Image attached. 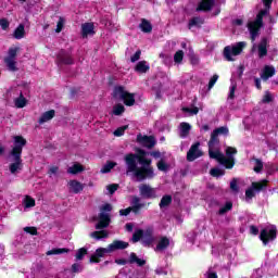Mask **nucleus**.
<instances>
[{
    "label": "nucleus",
    "mask_w": 278,
    "mask_h": 278,
    "mask_svg": "<svg viewBox=\"0 0 278 278\" xmlns=\"http://www.w3.org/2000/svg\"><path fill=\"white\" fill-rule=\"evenodd\" d=\"M14 147L12 148L10 155L13 157V163L10 164L9 169L11 175H16L18 170H23V147L27 146V139L23 136H14Z\"/></svg>",
    "instance_id": "f257e3e1"
},
{
    "label": "nucleus",
    "mask_w": 278,
    "mask_h": 278,
    "mask_svg": "<svg viewBox=\"0 0 278 278\" xmlns=\"http://www.w3.org/2000/svg\"><path fill=\"white\" fill-rule=\"evenodd\" d=\"M126 166V175H134L137 181H147V179H153L155 177V169L150 167H144L141 165L138 167V163L128 164Z\"/></svg>",
    "instance_id": "f03ea898"
},
{
    "label": "nucleus",
    "mask_w": 278,
    "mask_h": 278,
    "mask_svg": "<svg viewBox=\"0 0 278 278\" xmlns=\"http://www.w3.org/2000/svg\"><path fill=\"white\" fill-rule=\"evenodd\" d=\"M112 97L113 99H121L127 108L136 105V93L125 90L123 86H115Z\"/></svg>",
    "instance_id": "7ed1b4c3"
},
{
    "label": "nucleus",
    "mask_w": 278,
    "mask_h": 278,
    "mask_svg": "<svg viewBox=\"0 0 278 278\" xmlns=\"http://www.w3.org/2000/svg\"><path fill=\"white\" fill-rule=\"evenodd\" d=\"M112 204L105 203L100 206V213L98 215L99 222L96 224V229H108L110 227V223H112V217L110 216V212H112Z\"/></svg>",
    "instance_id": "20e7f679"
},
{
    "label": "nucleus",
    "mask_w": 278,
    "mask_h": 278,
    "mask_svg": "<svg viewBox=\"0 0 278 278\" xmlns=\"http://www.w3.org/2000/svg\"><path fill=\"white\" fill-rule=\"evenodd\" d=\"M244 47H247L245 41H239L232 47L226 46L224 48V52H223L225 60H227V62H233L235 59L231 55H240V53H242V51H244Z\"/></svg>",
    "instance_id": "39448f33"
},
{
    "label": "nucleus",
    "mask_w": 278,
    "mask_h": 278,
    "mask_svg": "<svg viewBox=\"0 0 278 278\" xmlns=\"http://www.w3.org/2000/svg\"><path fill=\"white\" fill-rule=\"evenodd\" d=\"M55 64L58 66H73L75 64V58L71 51L61 49L56 53Z\"/></svg>",
    "instance_id": "423d86ee"
},
{
    "label": "nucleus",
    "mask_w": 278,
    "mask_h": 278,
    "mask_svg": "<svg viewBox=\"0 0 278 278\" xmlns=\"http://www.w3.org/2000/svg\"><path fill=\"white\" fill-rule=\"evenodd\" d=\"M147 155H148V152L146 150L137 148L136 153L130 152L124 155V163L125 165L132 164L136 166V164H139L140 160H144Z\"/></svg>",
    "instance_id": "0eeeda50"
},
{
    "label": "nucleus",
    "mask_w": 278,
    "mask_h": 278,
    "mask_svg": "<svg viewBox=\"0 0 278 278\" xmlns=\"http://www.w3.org/2000/svg\"><path fill=\"white\" fill-rule=\"evenodd\" d=\"M267 186H268V180L252 182L251 187H249L245 190V200L251 201V199H254L255 192H262V190L266 189Z\"/></svg>",
    "instance_id": "6e6552de"
},
{
    "label": "nucleus",
    "mask_w": 278,
    "mask_h": 278,
    "mask_svg": "<svg viewBox=\"0 0 278 278\" xmlns=\"http://www.w3.org/2000/svg\"><path fill=\"white\" fill-rule=\"evenodd\" d=\"M115 264H118V266H125L127 264H137V266L142 267L147 264V261L139 258L136 252H131L128 261L125 258H116Z\"/></svg>",
    "instance_id": "1a4fd4ad"
},
{
    "label": "nucleus",
    "mask_w": 278,
    "mask_h": 278,
    "mask_svg": "<svg viewBox=\"0 0 278 278\" xmlns=\"http://www.w3.org/2000/svg\"><path fill=\"white\" fill-rule=\"evenodd\" d=\"M260 240L263 242L264 247L268 244V242H273V240H277V228H271L267 230L266 228L261 230Z\"/></svg>",
    "instance_id": "9d476101"
},
{
    "label": "nucleus",
    "mask_w": 278,
    "mask_h": 278,
    "mask_svg": "<svg viewBox=\"0 0 278 278\" xmlns=\"http://www.w3.org/2000/svg\"><path fill=\"white\" fill-rule=\"evenodd\" d=\"M139 194L142 197V199H157V192L155 191V188L147 184L139 186Z\"/></svg>",
    "instance_id": "9b49d317"
},
{
    "label": "nucleus",
    "mask_w": 278,
    "mask_h": 278,
    "mask_svg": "<svg viewBox=\"0 0 278 278\" xmlns=\"http://www.w3.org/2000/svg\"><path fill=\"white\" fill-rule=\"evenodd\" d=\"M137 142L141 147H144L146 149H153L155 144H157V141L155 140L154 136H142V134L137 135Z\"/></svg>",
    "instance_id": "f8f14e48"
},
{
    "label": "nucleus",
    "mask_w": 278,
    "mask_h": 278,
    "mask_svg": "<svg viewBox=\"0 0 278 278\" xmlns=\"http://www.w3.org/2000/svg\"><path fill=\"white\" fill-rule=\"evenodd\" d=\"M125 249H129V242L115 239L111 244H109L104 250L106 253H114V251H125Z\"/></svg>",
    "instance_id": "ddd939ff"
},
{
    "label": "nucleus",
    "mask_w": 278,
    "mask_h": 278,
    "mask_svg": "<svg viewBox=\"0 0 278 278\" xmlns=\"http://www.w3.org/2000/svg\"><path fill=\"white\" fill-rule=\"evenodd\" d=\"M199 147H201V143L195 142L193 143L189 151L187 152V162H194V160H198V157H201L203 153L199 150Z\"/></svg>",
    "instance_id": "4468645a"
},
{
    "label": "nucleus",
    "mask_w": 278,
    "mask_h": 278,
    "mask_svg": "<svg viewBox=\"0 0 278 278\" xmlns=\"http://www.w3.org/2000/svg\"><path fill=\"white\" fill-rule=\"evenodd\" d=\"M214 5H216V0H202L199 2L195 12H212Z\"/></svg>",
    "instance_id": "2eb2a0df"
},
{
    "label": "nucleus",
    "mask_w": 278,
    "mask_h": 278,
    "mask_svg": "<svg viewBox=\"0 0 278 278\" xmlns=\"http://www.w3.org/2000/svg\"><path fill=\"white\" fill-rule=\"evenodd\" d=\"M155 242V237H153V228H148L143 231L142 244L143 247H151Z\"/></svg>",
    "instance_id": "dca6fc26"
},
{
    "label": "nucleus",
    "mask_w": 278,
    "mask_h": 278,
    "mask_svg": "<svg viewBox=\"0 0 278 278\" xmlns=\"http://www.w3.org/2000/svg\"><path fill=\"white\" fill-rule=\"evenodd\" d=\"M248 29L251 35V41L255 42V39L257 38V36H260V29H262V25L255 24V22H250L248 24Z\"/></svg>",
    "instance_id": "f3484780"
},
{
    "label": "nucleus",
    "mask_w": 278,
    "mask_h": 278,
    "mask_svg": "<svg viewBox=\"0 0 278 278\" xmlns=\"http://www.w3.org/2000/svg\"><path fill=\"white\" fill-rule=\"evenodd\" d=\"M105 253H108L105 248H98L96 253L89 258L90 264H99L101 262V257H105Z\"/></svg>",
    "instance_id": "a211bd4d"
},
{
    "label": "nucleus",
    "mask_w": 278,
    "mask_h": 278,
    "mask_svg": "<svg viewBox=\"0 0 278 278\" xmlns=\"http://www.w3.org/2000/svg\"><path fill=\"white\" fill-rule=\"evenodd\" d=\"M268 38L263 37L258 43V58H266L268 55Z\"/></svg>",
    "instance_id": "6ab92c4d"
},
{
    "label": "nucleus",
    "mask_w": 278,
    "mask_h": 278,
    "mask_svg": "<svg viewBox=\"0 0 278 278\" xmlns=\"http://www.w3.org/2000/svg\"><path fill=\"white\" fill-rule=\"evenodd\" d=\"M81 36L83 38H88V36H94V24L89 22L83 24Z\"/></svg>",
    "instance_id": "aec40b11"
},
{
    "label": "nucleus",
    "mask_w": 278,
    "mask_h": 278,
    "mask_svg": "<svg viewBox=\"0 0 278 278\" xmlns=\"http://www.w3.org/2000/svg\"><path fill=\"white\" fill-rule=\"evenodd\" d=\"M275 67L270 66V65H265L263 68V73L261 74V79H263V81H268V79H270V77H275Z\"/></svg>",
    "instance_id": "412c9836"
},
{
    "label": "nucleus",
    "mask_w": 278,
    "mask_h": 278,
    "mask_svg": "<svg viewBox=\"0 0 278 278\" xmlns=\"http://www.w3.org/2000/svg\"><path fill=\"white\" fill-rule=\"evenodd\" d=\"M52 118H55V110H49L41 114L39 117V125H45V123H49V121H52Z\"/></svg>",
    "instance_id": "4be33fe9"
},
{
    "label": "nucleus",
    "mask_w": 278,
    "mask_h": 278,
    "mask_svg": "<svg viewBox=\"0 0 278 278\" xmlns=\"http://www.w3.org/2000/svg\"><path fill=\"white\" fill-rule=\"evenodd\" d=\"M68 186H70L71 192H73L74 194H79V192L84 191V185H81L79 180H71L68 182Z\"/></svg>",
    "instance_id": "5701e85b"
},
{
    "label": "nucleus",
    "mask_w": 278,
    "mask_h": 278,
    "mask_svg": "<svg viewBox=\"0 0 278 278\" xmlns=\"http://www.w3.org/2000/svg\"><path fill=\"white\" fill-rule=\"evenodd\" d=\"M170 247V239L168 237H162L154 251H166Z\"/></svg>",
    "instance_id": "b1692460"
},
{
    "label": "nucleus",
    "mask_w": 278,
    "mask_h": 278,
    "mask_svg": "<svg viewBox=\"0 0 278 278\" xmlns=\"http://www.w3.org/2000/svg\"><path fill=\"white\" fill-rule=\"evenodd\" d=\"M219 164H222V166H225V168H227L228 170H231V168L236 166V159L224 155V157H222V161H219Z\"/></svg>",
    "instance_id": "393cba45"
},
{
    "label": "nucleus",
    "mask_w": 278,
    "mask_h": 278,
    "mask_svg": "<svg viewBox=\"0 0 278 278\" xmlns=\"http://www.w3.org/2000/svg\"><path fill=\"white\" fill-rule=\"evenodd\" d=\"M139 28L143 34H151L153 31V25L147 18H141V23L139 24Z\"/></svg>",
    "instance_id": "a878e982"
},
{
    "label": "nucleus",
    "mask_w": 278,
    "mask_h": 278,
    "mask_svg": "<svg viewBox=\"0 0 278 278\" xmlns=\"http://www.w3.org/2000/svg\"><path fill=\"white\" fill-rule=\"evenodd\" d=\"M150 68L151 66L147 64V61H139L135 66V72L144 74V73H149Z\"/></svg>",
    "instance_id": "bb28decb"
},
{
    "label": "nucleus",
    "mask_w": 278,
    "mask_h": 278,
    "mask_svg": "<svg viewBox=\"0 0 278 278\" xmlns=\"http://www.w3.org/2000/svg\"><path fill=\"white\" fill-rule=\"evenodd\" d=\"M86 167L79 163H75L73 166L68 167L67 173L70 175H79V173H84Z\"/></svg>",
    "instance_id": "cd10ccee"
},
{
    "label": "nucleus",
    "mask_w": 278,
    "mask_h": 278,
    "mask_svg": "<svg viewBox=\"0 0 278 278\" xmlns=\"http://www.w3.org/2000/svg\"><path fill=\"white\" fill-rule=\"evenodd\" d=\"M13 38H15V40H23V38H25V25L20 24L14 33H13Z\"/></svg>",
    "instance_id": "c85d7f7f"
},
{
    "label": "nucleus",
    "mask_w": 278,
    "mask_h": 278,
    "mask_svg": "<svg viewBox=\"0 0 278 278\" xmlns=\"http://www.w3.org/2000/svg\"><path fill=\"white\" fill-rule=\"evenodd\" d=\"M207 144H208V149H216V147L220 144V139H218V135L214 130L211 134V138Z\"/></svg>",
    "instance_id": "c756f323"
},
{
    "label": "nucleus",
    "mask_w": 278,
    "mask_h": 278,
    "mask_svg": "<svg viewBox=\"0 0 278 278\" xmlns=\"http://www.w3.org/2000/svg\"><path fill=\"white\" fill-rule=\"evenodd\" d=\"M215 148H208V155L211 160H217L218 163L220 164L223 157L225 154H223L220 151H214Z\"/></svg>",
    "instance_id": "7c9ffc66"
},
{
    "label": "nucleus",
    "mask_w": 278,
    "mask_h": 278,
    "mask_svg": "<svg viewBox=\"0 0 278 278\" xmlns=\"http://www.w3.org/2000/svg\"><path fill=\"white\" fill-rule=\"evenodd\" d=\"M109 236L108 230H96L90 233V237L94 238V240H103V238H108Z\"/></svg>",
    "instance_id": "2f4dec72"
},
{
    "label": "nucleus",
    "mask_w": 278,
    "mask_h": 278,
    "mask_svg": "<svg viewBox=\"0 0 278 278\" xmlns=\"http://www.w3.org/2000/svg\"><path fill=\"white\" fill-rule=\"evenodd\" d=\"M266 14H268V10L263 9L261 10L257 14H256V18L253 23H255L256 25H261L262 27H264V16H266Z\"/></svg>",
    "instance_id": "473e14b6"
},
{
    "label": "nucleus",
    "mask_w": 278,
    "mask_h": 278,
    "mask_svg": "<svg viewBox=\"0 0 278 278\" xmlns=\"http://www.w3.org/2000/svg\"><path fill=\"white\" fill-rule=\"evenodd\" d=\"M190 129H192V126L188 123H180V138H186L190 134Z\"/></svg>",
    "instance_id": "72a5a7b5"
},
{
    "label": "nucleus",
    "mask_w": 278,
    "mask_h": 278,
    "mask_svg": "<svg viewBox=\"0 0 278 278\" xmlns=\"http://www.w3.org/2000/svg\"><path fill=\"white\" fill-rule=\"evenodd\" d=\"M117 165L116 162L114 161H108L105 165L102 166V168L100 169V173H102L103 175L111 173L112 168H114Z\"/></svg>",
    "instance_id": "f704fd0d"
},
{
    "label": "nucleus",
    "mask_w": 278,
    "mask_h": 278,
    "mask_svg": "<svg viewBox=\"0 0 278 278\" xmlns=\"http://www.w3.org/2000/svg\"><path fill=\"white\" fill-rule=\"evenodd\" d=\"M173 203V195L165 194L162 197L161 202H160V208L163 210V207H168Z\"/></svg>",
    "instance_id": "c9c22d12"
},
{
    "label": "nucleus",
    "mask_w": 278,
    "mask_h": 278,
    "mask_svg": "<svg viewBox=\"0 0 278 278\" xmlns=\"http://www.w3.org/2000/svg\"><path fill=\"white\" fill-rule=\"evenodd\" d=\"M231 210H233V203L231 201H228L222 208L218 210V215L224 216V214H227V212H231Z\"/></svg>",
    "instance_id": "e433bc0d"
},
{
    "label": "nucleus",
    "mask_w": 278,
    "mask_h": 278,
    "mask_svg": "<svg viewBox=\"0 0 278 278\" xmlns=\"http://www.w3.org/2000/svg\"><path fill=\"white\" fill-rule=\"evenodd\" d=\"M71 250L68 248H55L48 251L47 255H62L63 253H70Z\"/></svg>",
    "instance_id": "4c0bfd02"
},
{
    "label": "nucleus",
    "mask_w": 278,
    "mask_h": 278,
    "mask_svg": "<svg viewBox=\"0 0 278 278\" xmlns=\"http://www.w3.org/2000/svg\"><path fill=\"white\" fill-rule=\"evenodd\" d=\"M112 114L114 116H123L125 114V105L118 103L113 106Z\"/></svg>",
    "instance_id": "58836bf2"
},
{
    "label": "nucleus",
    "mask_w": 278,
    "mask_h": 278,
    "mask_svg": "<svg viewBox=\"0 0 278 278\" xmlns=\"http://www.w3.org/2000/svg\"><path fill=\"white\" fill-rule=\"evenodd\" d=\"M201 25H203V20L201 17H192L188 23L189 29H192V27H201Z\"/></svg>",
    "instance_id": "ea45409f"
},
{
    "label": "nucleus",
    "mask_w": 278,
    "mask_h": 278,
    "mask_svg": "<svg viewBox=\"0 0 278 278\" xmlns=\"http://www.w3.org/2000/svg\"><path fill=\"white\" fill-rule=\"evenodd\" d=\"M86 255H88V249L86 248H80L77 250L76 252V262H81V260H84V257H86Z\"/></svg>",
    "instance_id": "a19ab883"
},
{
    "label": "nucleus",
    "mask_w": 278,
    "mask_h": 278,
    "mask_svg": "<svg viewBox=\"0 0 278 278\" xmlns=\"http://www.w3.org/2000/svg\"><path fill=\"white\" fill-rule=\"evenodd\" d=\"M25 105H27V99H25L23 93H21L20 97L15 99V106L23 109Z\"/></svg>",
    "instance_id": "79ce46f5"
},
{
    "label": "nucleus",
    "mask_w": 278,
    "mask_h": 278,
    "mask_svg": "<svg viewBox=\"0 0 278 278\" xmlns=\"http://www.w3.org/2000/svg\"><path fill=\"white\" fill-rule=\"evenodd\" d=\"M143 236H144V230L138 229L137 231H135L132 233V242L134 243L140 242V240H142Z\"/></svg>",
    "instance_id": "37998d69"
},
{
    "label": "nucleus",
    "mask_w": 278,
    "mask_h": 278,
    "mask_svg": "<svg viewBox=\"0 0 278 278\" xmlns=\"http://www.w3.org/2000/svg\"><path fill=\"white\" fill-rule=\"evenodd\" d=\"M253 160L255 162V166L253 168L254 173H262V170H264V162H262V160L255 159V157H253Z\"/></svg>",
    "instance_id": "c03bdc74"
},
{
    "label": "nucleus",
    "mask_w": 278,
    "mask_h": 278,
    "mask_svg": "<svg viewBox=\"0 0 278 278\" xmlns=\"http://www.w3.org/2000/svg\"><path fill=\"white\" fill-rule=\"evenodd\" d=\"M5 64L9 71H12L13 73H16V71H18V67H16V61H14L13 59H5Z\"/></svg>",
    "instance_id": "a18cd8bd"
},
{
    "label": "nucleus",
    "mask_w": 278,
    "mask_h": 278,
    "mask_svg": "<svg viewBox=\"0 0 278 278\" xmlns=\"http://www.w3.org/2000/svg\"><path fill=\"white\" fill-rule=\"evenodd\" d=\"M210 175L212 177H223V175H225V170L218 167H214V168H211Z\"/></svg>",
    "instance_id": "49530a36"
},
{
    "label": "nucleus",
    "mask_w": 278,
    "mask_h": 278,
    "mask_svg": "<svg viewBox=\"0 0 278 278\" xmlns=\"http://www.w3.org/2000/svg\"><path fill=\"white\" fill-rule=\"evenodd\" d=\"M174 62L176 64H181V62H184V50H178L175 54H174Z\"/></svg>",
    "instance_id": "de8ad7c7"
},
{
    "label": "nucleus",
    "mask_w": 278,
    "mask_h": 278,
    "mask_svg": "<svg viewBox=\"0 0 278 278\" xmlns=\"http://www.w3.org/2000/svg\"><path fill=\"white\" fill-rule=\"evenodd\" d=\"M214 131L217 136H220V134L223 136H229V128H227L226 126H220L218 128H215Z\"/></svg>",
    "instance_id": "09e8293b"
},
{
    "label": "nucleus",
    "mask_w": 278,
    "mask_h": 278,
    "mask_svg": "<svg viewBox=\"0 0 278 278\" xmlns=\"http://www.w3.org/2000/svg\"><path fill=\"white\" fill-rule=\"evenodd\" d=\"M127 129H129V126L125 125V126L118 127L113 134L117 138H121V136L125 135V131H127Z\"/></svg>",
    "instance_id": "8fccbe9b"
},
{
    "label": "nucleus",
    "mask_w": 278,
    "mask_h": 278,
    "mask_svg": "<svg viewBox=\"0 0 278 278\" xmlns=\"http://www.w3.org/2000/svg\"><path fill=\"white\" fill-rule=\"evenodd\" d=\"M140 166H144L146 168H153V160L151 159H141L140 162L138 163Z\"/></svg>",
    "instance_id": "3c124183"
},
{
    "label": "nucleus",
    "mask_w": 278,
    "mask_h": 278,
    "mask_svg": "<svg viewBox=\"0 0 278 278\" xmlns=\"http://www.w3.org/2000/svg\"><path fill=\"white\" fill-rule=\"evenodd\" d=\"M18 51H21V48H18V47L10 48L9 49V58L7 60H15L16 53H18Z\"/></svg>",
    "instance_id": "603ef678"
},
{
    "label": "nucleus",
    "mask_w": 278,
    "mask_h": 278,
    "mask_svg": "<svg viewBox=\"0 0 278 278\" xmlns=\"http://www.w3.org/2000/svg\"><path fill=\"white\" fill-rule=\"evenodd\" d=\"M25 207H36V200L29 195L25 198Z\"/></svg>",
    "instance_id": "864d4df0"
},
{
    "label": "nucleus",
    "mask_w": 278,
    "mask_h": 278,
    "mask_svg": "<svg viewBox=\"0 0 278 278\" xmlns=\"http://www.w3.org/2000/svg\"><path fill=\"white\" fill-rule=\"evenodd\" d=\"M156 166H157V169L162 170L163 173H166V170H168V164H166L164 160L159 161Z\"/></svg>",
    "instance_id": "5fc2aeb1"
},
{
    "label": "nucleus",
    "mask_w": 278,
    "mask_h": 278,
    "mask_svg": "<svg viewBox=\"0 0 278 278\" xmlns=\"http://www.w3.org/2000/svg\"><path fill=\"white\" fill-rule=\"evenodd\" d=\"M0 27L3 31H8V29H10V22L8 18H0Z\"/></svg>",
    "instance_id": "6e6d98bb"
},
{
    "label": "nucleus",
    "mask_w": 278,
    "mask_h": 278,
    "mask_svg": "<svg viewBox=\"0 0 278 278\" xmlns=\"http://www.w3.org/2000/svg\"><path fill=\"white\" fill-rule=\"evenodd\" d=\"M237 153H238V149H236L233 147L226 148V156L227 157H233V155H236Z\"/></svg>",
    "instance_id": "4d7b16f0"
},
{
    "label": "nucleus",
    "mask_w": 278,
    "mask_h": 278,
    "mask_svg": "<svg viewBox=\"0 0 278 278\" xmlns=\"http://www.w3.org/2000/svg\"><path fill=\"white\" fill-rule=\"evenodd\" d=\"M230 190L232 192H240V187H238V179L237 178H233L231 181H230Z\"/></svg>",
    "instance_id": "13d9d810"
},
{
    "label": "nucleus",
    "mask_w": 278,
    "mask_h": 278,
    "mask_svg": "<svg viewBox=\"0 0 278 278\" xmlns=\"http://www.w3.org/2000/svg\"><path fill=\"white\" fill-rule=\"evenodd\" d=\"M71 270H72V273L77 274V273H81V270H84V267L79 263H74L72 265Z\"/></svg>",
    "instance_id": "bf43d9fd"
},
{
    "label": "nucleus",
    "mask_w": 278,
    "mask_h": 278,
    "mask_svg": "<svg viewBox=\"0 0 278 278\" xmlns=\"http://www.w3.org/2000/svg\"><path fill=\"white\" fill-rule=\"evenodd\" d=\"M218 81V75L215 74L211 77L210 81H208V90H212L214 88V86L216 85V83Z\"/></svg>",
    "instance_id": "052dcab7"
},
{
    "label": "nucleus",
    "mask_w": 278,
    "mask_h": 278,
    "mask_svg": "<svg viewBox=\"0 0 278 278\" xmlns=\"http://www.w3.org/2000/svg\"><path fill=\"white\" fill-rule=\"evenodd\" d=\"M62 29H64V18L60 17L58 23H56V34H60V31H62Z\"/></svg>",
    "instance_id": "680f3d73"
},
{
    "label": "nucleus",
    "mask_w": 278,
    "mask_h": 278,
    "mask_svg": "<svg viewBox=\"0 0 278 278\" xmlns=\"http://www.w3.org/2000/svg\"><path fill=\"white\" fill-rule=\"evenodd\" d=\"M24 231L30 233V236H38V229L36 227H25Z\"/></svg>",
    "instance_id": "e2e57ef3"
},
{
    "label": "nucleus",
    "mask_w": 278,
    "mask_h": 278,
    "mask_svg": "<svg viewBox=\"0 0 278 278\" xmlns=\"http://www.w3.org/2000/svg\"><path fill=\"white\" fill-rule=\"evenodd\" d=\"M106 190L109 191L110 194H114L116 190H118V184H112L106 187Z\"/></svg>",
    "instance_id": "0e129e2a"
},
{
    "label": "nucleus",
    "mask_w": 278,
    "mask_h": 278,
    "mask_svg": "<svg viewBox=\"0 0 278 278\" xmlns=\"http://www.w3.org/2000/svg\"><path fill=\"white\" fill-rule=\"evenodd\" d=\"M140 55H142V50H137L135 54L130 58V62H138V60H140Z\"/></svg>",
    "instance_id": "69168bd1"
},
{
    "label": "nucleus",
    "mask_w": 278,
    "mask_h": 278,
    "mask_svg": "<svg viewBox=\"0 0 278 278\" xmlns=\"http://www.w3.org/2000/svg\"><path fill=\"white\" fill-rule=\"evenodd\" d=\"M271 101H273V94H270V92L267 91L263 97V103H271Z\"/></svg>",
    "instance_id": "338daca9"
},
{
    "label": "nucleus",
    "mask_w": 278,
    "mask_h": 278,
    "mask_svg": "<svg viewBox=\"0 0 278 278\" xmlns=\"http://www.w3.org/2000/svg\"><path fill=\"white\" fill-rule=\"evenodd\" d=\"M131 205H132V206H134V205H135V206L140 205V199H139L137 195L132 197Z\"/></svg>",
    "instance_id": "774afa93"
}]
</instances>
